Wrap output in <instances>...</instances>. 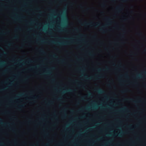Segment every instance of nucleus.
Listing matches in <instances>:
<instances>
[{"mask_svg":"<svg viewBox=\"0 0 146 146\" xmlns=\"http://www.w3.org/2000/svg\"><path fill=\"white\" fill-rule=\"evenodd\" d=\"M41 42H45L49 44L53 43L59 45H66L70 44L71 43L74 42L71 41L69 42H56L53 41H49L48 42H44L43 40H41Z\"/></svg>","mask_w":146,"mask_h":146,"instance_id":"obj_1","label":"nucleus"},{"mask_svg":"<svg viewBox=\"0 0 146 146\" xmlns=\"http://www.w3.org/2000/svg\"><path fill=\"white\" fill-rule=\"evenodd\" d=\"M106 20L107 21V23L105 25L103 26L102 28H101L100 31L102 32L103 33H105L106 32V31L104 30V29L106 27H107L108 25H110L112 23V22L111 21V19L110 17H107L106 19Z\"/></svg>","mask_w":146,"mask_h":146,"instance_id":"obj_2","label":"nucleus"},{"mask_svg":"<svg viewBox=\"0 0 146 146\" xmlns=\"http://www.w3.org/2000/svg\"><path fill=\"white\" fill-rule=\"evenodd\" d=\"M84 76L86 80H92L94 78H95L96 79H98L104 77V76L102 75H98L97 74L95 75L94 78L92 76L89 77L87 75Z\"/></svg>","mask_w":146,"mask_h":146,"instance_id":"obj_3","label":"nucleus"},{"mask_svg":"<svg viewBox=\"0 0 146 146\" xmlns=\"http://www.w3.org/2000/svg\"><path fill=\"white\" fill-rule=\"evenodd\" d=\"M82 25H83L88 26L89 25L90 26H94L95 27H96L99 26L100 25L99 23H97L96 25H94L92 22L87 23L86 22H85L84 23L82 24Z\"/></svg>","mask_w":146,"mask_h":146,"instance_id":"obj_4","label":"nucleus"},{"mask_svg":"<svg viewBox=\"0 0 146 146\" xmlns=\"http://www.w3.org/2000/svg\"><path fill=\"white\" fill-rule=\"evenodd\" d=\"M126 100H129L131 102H134L135 103H139V102H141L142 101L141 100H135L133 99L132 98H129V99H125Z\"/></svg>","mask_w":146,"mask_h":146,"instance_id":"obj_5","label":"nucleus"},{"mask_svg":"<svg viewBox=\"0 0 146 146\" xmlns=\"http://www.w3.org/2000/svg\"><path fill=\"white\" fill-rule=\"evenodd\" d=\"M122 5H120L119 6H117L115 8L116 10L118 12H120L123 9L122 8Z\"/></svg>","mask_w":146,"mask_h":146,"instance_id":"obj_6","label":"nucleus"},{"mask_svg":"<svg viewBox=\"0 0 146 146\" xmlns=\"http://www.w3.org/2000/svg\"><path fill=\"white\" fill-rule=\"evenodd\" d=\"M96 90L99 94H102L105 93V91L103 89L100 88H98Z\"/></svg>","mask_w":146,"mask_h":146,"instance_id":"obj_7","label":"nucleus"},{"mask_svg":"<svg viewBox=\"0 0 146 146\" xmlns=\"http://www.w3.org/2000/svg\"><path fill=\"white\" fill-rule=\"evenodd\" d=\"M0 123L4 126H6L7 125H9L10 124L9 123H4L2 119L0 118Z\"/></svg>","mask_w":146,"mask_h":146,"instance_id":"obj_8","label":"nucleus"},{"mask_svg":"<svg viewBox=\"0 0 146 146\" xmlns=\"http://www.w3.org/2000/svg\"><path fill=\"white\" fill-rule=\"evenodd\" d=\"M124 111H129L128 109L126 107H125L124 108H122L121 110H117L116 111L117 112H120Z\"/></svg>","mask_w":146,"mask_h":146,"instance_id":"obj_9","label":"nucleus"},{"mask_svg":"<svg viewBox=\"0 0 146 146\" xmlns=\"http://www.w3.org/2000/svg\"><path fill=\"white\" fill-rule=\"evenodd\" d=\"M74 91V90H73L71 89H68V90H65L64 91H62V94H64L66 92H72L73 91Z\"/></svg>","mask_w":146,"mask_h":146,"instance_id":"obj_10","label":"nucleus"},{"mask_svg":"<svg viewBox=\"0 0 146 146\" xmlns=\"http://www.w3.org/2000/svg\"><path fill=\"white\" fill-rule=\"evenodd\" d=\"M27 96V95L26 94H25V93H21V94H18L17 96L16 97H15V98H18L19 97H21V96Z\"/></svg>","mask_w":146,"mask_h":146,"instance_id":"obj_11","label":"nucleus"},{"mask_svg":"<svg viewBox=\"0 0 146 146\" xmlns=\"http://www.w3.org/2000/svg\"><path fill=\"white\" fill-rule=\"evenodd\" d=\"M143 78L142 75L141 74H138L137 75L135 78V79H141Z\"/></svg>","mask_w":146,"mask_h":146,"instance_id":"obj_12","label":"nucleus"},{"mask_svg":"<svg viewBox=\"0 0 146 146\" xmlns=\"http://www.w3.org/2000/svg\"><path fill=\"white\" fill-rule=\"evenodd\" d=\"M5 64V62L4 61H1L0 62V67L4 65Z\"/></svg>","mask_w":146,"mask_h":146,"instance_id":"obj_13","label":"nucleus"},{"mask_svg":"<svg viewBox=\"0 0 146 146\" xmlns=\"http://www.w3.org/2000/svg\"><path fill=\"white\" fill-rule=\"evenodd\" d=\"M89 107H87L85 108H84L81 109L80 110H79L80 111H83L84 110H89Z\"/></svg>","mask_w":146,"mask_h":146,"instance_id":"obj_14","label":"nucleus"},{"mask_svg":"<svg viewBox=\"0 0 146 146\" xmlns=\"http://www.w3.org/2000/svg\"><path fill=\"white\" fill-rule=\"evenodd\" d=\"M129 91V90L125 89V90H121V92L122 93H124L125 92H126L128 91Z\"/></svg>","mask_w":146,"mask_h":146,"instance_id":"obj_15","label":"nucleus"},{"mask_svg":"<svg viewBox=\"0 0 146 146\" xmlns=\"http://www.w3.org/2000/svg\"><path fill=\"white\" fill-rule=\"evenodd\" d=\"M123 133L127 134V133L126 131L124 132L123 133H120L118 134L117 135H118L119 136H122V134Z\"/></svg>","mask_w":146,"mask_h":146,"instance_id":"obj_16","label":"nucleus"},{"mask_svg":"<svg viewBox=\"0 0 146 146\" xmlns=\"http://www.w3.org/2000/svg\"><path fill=\"white\" fill-rule=\"evenodd\" d=\"M58 61L61 63H64L65 62V60L64 59H62L59 60H58Z\"/></svg>","mask_w":146,"mask_h":146,"instance_id":"obj_17","label":"nucleus"},{"mask_svg":"<svg viewBox=\"0 0 146 146\" xmlns=\"http://www.w3.org/2000/svg\"><path fill=\"white\" fill-rule=\"evenodd\" d=\"M40 53L42 54H44L45 53V52L43 49H40Z\"/></svg>","mask_w":146,"mask_h":146,"instance_id":"obj_18","label":"nucleus"},{"mask_svg":"<svg viewBox=\"0 0 146 146\" xmlns=\"http://www.w3.org/2000/svg\"><path fill=\"white\" fill-rule=\"evenodd\" d=\"M137 35L139 36H141L143 35V33L141 32H140L139 33H137Z\"/></svg>","mask_w":146,"mask_h":146,"instance_id":"obj_19","label":"nucleus"},{"mask_svg":"<svg viewBox=\"0 0 146 146\" xmlns=\"http://www.w3.org/2000/svg\"><path fill=\"white\" fill-rule=\"evenodd\" d=\"M110 69V68L108 67H106L105 69H102V70L103 71H105V70H108Z\"/></svg>","mask_w":146,"mask_h":146,"instance_id":"obj_20","label":"nucleus"},{"mask_svg":"<svg viewBox=\"0 0 146 146\" xmlns=\"http://www.w3.org/2000/svg\"><path fill=\"white\" fill-rule=\"evenodd\" d=\"M46 74H50L51 72L48 69V71L45 72Z\"/></svg>","mask_w":146,"mask_h":146,"instance_id":"obj_21","label":"nucleus"},{"mask_svg":"<svg viewBox=\"0 0 146 146\" xmlns=\"http://www.w3.org/2000/svg\"><path fill=\"white\" fill-rule=\"evenodd\" d=\"M52 56L53 58H58L57 56L55 54H54Z\"/></svg>","mask_w":146,"mask_h":146,"instance_id":"obj_22","label":"nucleus"},{"mask_svg":"<svg viewBox=\"0 0 146 146\" xmlns=\"http://www.w3.org/2000/svg\"><path fill=\"white\" fill-rule=\"evenodd\" d=\"M74 30L75 31L78 32L79 31V29L78 28H74Z\"/></svg>","mask_w":146,"mask_h":146,"instance_id":"obj_23","label":"nucleus"},{"mask_svg":"<svg viewBox=\"0 0 146 146\" xmlns=\"http://www.w3.org/2000/svg\"><path fill=\"white\" fill-rule=\"evenodd\" d=\"M36 67H37L36 66H33L32 67H30L29 69L31 70L33 69L34 68H36Z\"/></svg>","mask_w":146,"mask_h":146,"instance_id":"obj_24","label":"nucleus"},{"mask_svg":"<svg viewBox=\"0 0 146 146\" xmlns=\"http://www.w3.org/2000/svg\"><path fill=\"white\" fill-rule=\"evenodd\" d=\"M13 19L14 20H19V19L17 17L16 18H15V17H13Z\"/></svg>","mask_w":146,"mask_h":146,"instance_id":"obj_25","label":"nucleus"},{"mask_svg":"<svg viewBox=\"0 0 146 146\" xmlns=\"http://www.w3.org/2000/svg\"><path fill=\"white\" fill-rule=\"evenodd\" d=\"M18 38V37L17 35H15L13 37V38L14 39H17Z\"/></svg>","mask_w":146,"mask_h":146,"instance_id":"obj_26","label":"nucleus"},{"mask_svg":"<svg viewBox=\"0 0 146 146\" xmlns=\"http://www.w3.org/2000/svg\"><path fill=\"white\" fill-rule=\"evenodd\" d=\"M6 88H7L6 87H5V88H3L1 89L0 90V92L3 91H4V90H5L6 89Z\"/></svg>","mask_w":146,"mask_h":146,"instance_id":"obj_27","label":"nucleus"},{"mask_svg":"<svg viewBox=\"0 0 146 146\" xmlns=\"http://www.w3.org/2000/svg\"><path fill=\"white\" fill-rule=\"evenodd\" d=\"M89 54L90 56H94V54H92V53H91V52H89Z\"/></svg>","mask_w":146,"mask_h":146,"instance_id":"obj_28","label":"nucleus"},{"mask_svg":"<svg viewBox=\"0 0 146 146\" xmlns=\"http://www.w3.org/2000/svg\"><path fill=\"white\" fill-rule=\"evenodd\" d=\"M34 22V21H32L31 22H29L28 23L30 25L32 23H33Z\"/></svg>","mask_w":146,"mask_h":146,"instance_id":"obj_29","label":"nucleus"},{"mask_svg":"<svg viewBox=\"0 0 146 146\" xmlns=\"http://www.w3.org/2000/svg\"><path fill=\"white\" fill-rule=\"evenodd\" d=\"M52 101H49L47 103V105H49L50 104H52Z\"/></svg>","mask_w":146,"mask_h":146,"instance_id":"obj_30","label":"nucleus"},{"mask_svg":"<svg viewBox=\"0 0 146 146\" xmlns=\"http://www.w3.org/2000/svg\"><path fill=\"white\" fill-rule=\"evenodd\" d=\"M21 29L20 27H18L16 29V30H21Z\"/></svg>","mask_w":146,"mask_h":146,"instance_id":"obj_31","label":"nucleus"},{"mask_svg":"<svg viewBox=\"0 0 146 146\" xmlns=\"http://www.w3.org/2000/svg\"><path fill=\"white\" fill-rule=\"evenodd\" d=\"M92 94L90 92H89L88 96H91L92 95Z\"/></svg>","mask_w":146,"mask_h":146,"instance_id":"obj_32","label":"nucleus"},{"mask_svg":"<svg viewBox=\"0 0 146 146\" xmlns=\"http://www.w3.org/2000/svg\"><path fill=\"white\" fill-rule=\"evenodd\" d=\"M97 70L98 72H100L102 70V69L100 68H98L97 69Z\"/></svg>","mask_w":146,"mask_h":146,"instance_id":"obj_33","label":"nucleus"},{"mask_svg":"<svg viewBox=\"0 0 146 146\" xmlns=\"http://www.w3.org/2000/svg\"><path fill=\"white\" fill-rule=\"evenodd\" d=\"M81 100H83V101L84 100H85V98H84V97H82L81 98Z\"/></svg>","mask_w":146,"mask_h":146,"instance_id":"obj_34","label":"nucleus"},{"mask_svg":"<svg viewBox=\"0 0 146 146\" xmlns=\"http://www.w3.org/2000/svg\"><path fill=\"white\" fill-rule=\"evenodd\" d=\"M18 62H19V63H20L22 62H23V60H19L18 61Z\"/></svg>","mask_w":146,"mask_h":146,"instance_id":"obj_35","label":"nucleus"},{"mask_svg":"<svg viewBox=\"0 0 146 146\" xmlns=\"http://www.w3.org/2000/svg\"><path fill=\"white\" fill-rule=\"evenodd\" d=\"M79 36L80 37H83L85 36L84 35L82 34H80L79 35Z\"/></svg>","mask_w":146,"mask_h":146,"instance_id":"obj_36","label":"nucleus"},{"mask_svg":"<svg viewBox=\"0 0 146 146\" xmlns=\"http://www.w3.org/2000/svg\"><path fill=\"white\" fill-rule=\"evenodd\" d=\"M124 76L126 78H128V76L127 74H126L124 75Z\"/></svg>","mask_w":146,"mask_h":146,"instance_id":"obj_37","label":"nucleus"},{"mask_svg":"<svg viewBox=\"0 0 146 146\" xmlns=\"http://www.w3.org/2000/svg\"><path fill=\"white\" fill-rule=\"evenodd\" d=\"M66 9H65L64 10L63 12V14H64L66 12Z\"/></svg>","mask_w":146,"mask_h":146,"instance_id":"obj_38","label":"nucleus"},{"mask_svg":"<svg viewBox=\"0 0 146 146\" xmlns=\"http://www.w3.org/2000/svg\"><path fill=\"white\" fill-rule=\"evenodd\" d=\"M32 61L30 59H29V61L28 62L29 63V62H32Z\"/></svg>","mask_w":146,"mask_h":146,"instance_id":"obj_39","label":"nucleus"},{"mask_svg":"<svg viewBox=\"0 0 146 146\" xmlns=\"http://www.w3.org/2000/svg\"><path fill=\"white\" fill-rule=\"evenodd\" d=\"M62 99V98L61 97H60L57 99V100H60Z\"/></svg>","mask_w":146,"mask_h":146,"instance_id":"obj_40","label":"nucleus"},{"mask_svg":"<svg viewBox=\"0 0 146 146\" xmlns=\"http://www.w3.org/2000/svg\"><path fill=\"white\" fill-rule=\"evenodd\" d=\"M51 81L52 82H54L55 81V80L54 79H52L51 80Z\"/></svg>","mask_w":146,"mask_h":146,"instance_id":"obj_41","label":"nucleus"},{"mask_svg":"<svg viewBox=\"0 0 146 146\" xmlns=\"http://www.w3.org/2000/svg\"><path fill=\"white\" fill-rule=\"evenodd\" d=\"M7 70H4V71L3 73V74H4V73H6L7 72Z\"/></svg>","mask_w":146,"mask_h":146,"instance_id":"obj_42","label":"nucleus"},{"mask_svg":"<svg viewBox=\"0 0 146 146\" xmlns=\"http://www.w3.org/2000/svg\"><path fill=\"white\" fill-rule=\"evenodd\" d=\"M109 143V142H107L106 143V144H104V145H103L102 146H104L106 144H107L108 143Z\"/></svg>","mask_w":146,"mask_h":146,"instance_id":"obj_43","label":"nucleus"},{"mask_svg":"<svg viewBox=\"0 0 146 146\" xmlns=\"http://www.w3.org/2000/svg\"><path fill=\"white\" fill-rule=\"evenodd\" d=\"M3 53L4 54H7V53L5 51H4Z\"/></svg>","mask_w":146,"mask_h":146,"instance_id":"obj_44","label":"nucleus"},{"mask_svg":"<svg viewBox=\"0 0 146 146\" xmlns=\"http://www.w3.org/2000/svg\"><path fill=\"white\" fill-rule=\"evenodd\" d=\"M3 143H0V145H3Z\"/></svg>","mask_w":146,"mask_h":146,"instance_id":"obj_45","label":"nucleus"},{"mask_svg":"<svg viewBox=\"0 0 146 146\" xmlns=\"http://www.w3.org/2000/svg\"><path fill=\"white\" fill-rule=\"evenodd\" d=\"M78 21L79 23H81V21L80 20L78 19Z\"/></svg>","mask_w":146,"mask_h":146,"instance_id":"obj_46","label":"nucleus"},{"mask_svg":"<svg viewBox=\"0 0 146 146\" xmlns=\"http://www.w3.org/2000/svg\"><path fill=\"white\" fill-rule=\"evenodd\" d=\"M51 11L53 13H54L55 12V11L54 10H51Z\"/></svg>","mask_w":146,"mask_h":146,"instance_id":"obj_47","label":"nucleus"},{"mask_svg":"<svg viewBox=\"0 0 146 146\" xmlns=\"http://www.w3.org/2000/svg\"><path fill=\"white\" fill-rule=\"evenodd\" d=\"M3 34V32H0V35H2Z\"/></svg>","mask_w":146,"mask_h":146,"instance_id":"obj_48","label":"nucleus"},{"mask_svg":"<svg viewBox=\"0 0 146 146\" xmlns=\"http://www.w3.org/2000/svg\"><path fill=\"white\" fill-rule=\"evenodd\" d=\"M93 37L94 38H96V36H93Z\"/></svg>","mask_w":146,"mask_h":146,"instance_id":"obj_49","label":"nucleus"},{"mask_svg":"<svg viewBox=\"0 0 146 146\" xmlns=\"http://www.w3.org/2000/svg\"><path fill=\"white\" fill-rule=\"evenodd\" d=\"M63 30L62 29H60L58 31H62Z\"/></svg>","mask_w":146,"mask_h":146,"instance_id":"obj_50","label":"nucleus"},{"mask_svg":"<svg viewBox=\"0 0 146 146\" xmlns=\"http://www.w3.org/2000/svg\"><path fill=\"white\" fill-rule=\"evenodd\" d=\"M80 70V71H81V72H83L84 70H82V69H81V70Z\"/></svg>","mask_w":146,"mask_h":146,"instance_id":"obj_51","label":"nucleus"},{"mask_svg":"<svg viewBox=\"0 0 146 146\" xmlns=\"http://www.w3.org/2000/svg\"><path fill=\"white\" fill-rule=\"evenodd\" d=\"M33 98L34 99H36V98H35V96H33Z\"/></svg>","mask_w":146,"mask_h":146,"instance_id":"obj_52","label":"nucleus"},{"mask_svg":"<svg viewBox=\"0 0 146 146\" xmlns=\"http://www.w3.org/2000/svg\"><path fill=\"white\" fill-rule=\"evenodd\" d=\"M23 106V105H21L20 106H19V107H22Z\"/></svg>","mask_w":146,"mask_h":146,"instance_id":"obj_53","label":"nucleus"},{"mask_svg":"<svg viewBox=\"0 0 146 146\" xmlns=\"http://www.w3.org/2000/svg\"><path fill=\"white\" fill-rule=\"evenodd\" d=\"M66 39H68L70 40H72V38H66Z\"/></svg>","mask_w":146,"mask_h":146,"instance_id":"obj_54","label":"nucleus"},{"mask_svg":"<svg viewBox=\"0 0 146 146\" xmlns=\"http://www.w3.org/2000/svg\"><path fill=\"white\" fill-rule=\"evenodd\" d=\"M4 113H9V112L8 111H6V112H5Z\"/></svg>","mask_w":146,"mask_h":146,"instance_id":"obj_55","label":"nucleus"},{"mask_svg":"<svg viewBox=\"0 0 146 146\" xmlns=\"http://www.w3.org/2000/svg\"><path fill=\"white\" fill-rule=\"evenodd\" d=\"M66 109H65H65H64V110H63V111H66Z\"/></svg>","mask_w":146,"mask_h":146,"instance_id":"obj_56","label":"nucleus"},{"mask_svg":"<svg viewBox=\"0 0 146 146\" xmlns=\"http://www.w3.org/2000/svg\"><path fill=\"white\" fill-rule=\"evenodd\" d=\"M105 98H106V99H107L108 98V97H107V96H105Z\"/></svg>","mask_w":146,"mask_h":146,"instance_id":"obj_57","label":"nucleus"},{"mask_svg":"<svg viewBox=\"0 0 146 146\" xmlns=\"http://www.w3.org/2000/svg\"><path fill=\"white\" fill-rule=\"evenodd\" d=\"M66 116V115H64L63 117H64Z\"/></svg>","mask_w":146,"mask_h":146,"instance_id":"obj_58","label":"nucleus"},{"mask_svg":"<svg viewBox=\"0 0 146 146\" xmlns=\"http://www.w3.org/2000/svg\"><path fill=\"white\" fill-rule=\"evenodd\" d=\"M48 146V144H46V146Z\"/></svg>","mask_w":146,"mask_h":146,"instance_id":"obj_59","label":"nucleus"},{"mask_svg":"<svg viewBox=\"0 0 146 146\" xmlns=\"http://www.w3.org/2000/svg\"><path fill=\"white\" fill-rule=\"evenodd\" d=\"M14 142L15 143H17V142L15 140H14Z\"/></svg>","mask_w":146,"mask_h":146,"instance_id":"obj_60","label":"nucleus"},{"mask_svg":"<svg viewBox=\"0 0 146 146\" xmlns=\"http://www.w3.org/2000/svg\"><path fill=\"white\" fill-rule=\"evenodd\" d=\"M2 55V54H0V57Z\"/></svg>","mask_w":146,"mask_h":146,"instance_id":"obj_61","label":"nucleus"},{"mask_svg":"<svg viewBox=\"0 0 146 146\" xmlns=\"http://www.w3.org/2000/svg\"><path fill=\"white\" fill-rule=\"evenodd\" d=\"M43 30L45 31H46V30H45V29H43Z\"/></svg>","mask_w":146,"mask_h":146,"instance_id":"obj_62","label":"nucleus"},{"mask_svg":"<svg viewBox=\"0 0 146 146\" xmlns=\"http://www.w3.org/2000/svg\"><path fill=\"white\" fill-rule=\"evenodd\" d=\"M32 146H36L34 144H33V145H32Z\"/></svg>","mask_w":146,"mask_h":146,"instance_id":"obj_63","label":"nucleus"},{"mask_svg":"<svg viewBox=\"0 0 146 146\" xmlns=\"http://www.w3.org/2000/svg\"><path fill=\"white\" fill-rule=\"evenodd\" d=\"M24 5H26V3H24Z\"/></svg>","mask_w":146,"mask_h":146,"instance_id":"obj_64","label":"nucleus"}]
</instances>
